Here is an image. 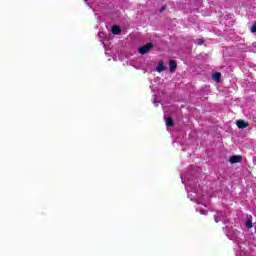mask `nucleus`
Wrapping results in <instances>:
<instances>
[{
    "mask_svg": "<svg viewBox=\"0 0 256 256\" xmlns=\"http://www.w3.org/2000/svg\"><path fill=\"white\" fill-rule=\"evenodd\" d=\"M169 69H170V73H175V71L177 70V61L170 60L169 61Z\"/></svg>",
    "mask_w": 256,
    "mask_h": 256,
    "instance_id": "nucleus-5",
    "label": "nucleus"
},
{
    "mask_svg": "<svg viewBox=\"0 0 256 256\" xmlns=\"http://www.w3.org/2000/svg\"><path fill=\"white\" fill-rule=\"evenodd\" d=\"M153 47V43H147L144 46H141L138 49V53H140V55H147V53H149V51H151V48Z\"/></svg>",
    "mask_w": 256,
    "mask_h": 256,
    "instance_id": "nucleus-1",
    "label": "nucleus"
},
{
    "mask_svg": "<svg viewBox=\"0 0 256 256\" xmlns=\"http://www.w3.org/2000/svg\"><path fill=\"white\" fill-rule=\"evenodd\" d=\"M250 31L251 33H256V22H254V24L251 26Z\"/></svg>",
    "mask_w": 256,
    "mask_h": 256,
    "instance_id": "nucleus-11",
    "label": "nucleus"
},
{
    "mask_svg": "<svg viewBox=\"0 0 256 256\" xmlns=\"http://www.w3.org/2000/svg\"><path fill=\"white\" fill-rule=\"evenodd\" d=\"M213 79H214V81H216L217 83H219V81H221V73L215 72V73L213 74Z\"/></svg>",
    "mask_w": 256,
    "mask_h": 256,
    "instance_id": "nucleus-8",
    "label": "nucleus"
},
{
    "mask_svg": "<svg viewBox=\"0 0 256 256\" xmlns=\"http://www.w3.org/2000/svg\"><path fill=\"white\" fill-rule=\"evenodd\" d=\"M156 71L158 73H161L163 71H167V66H165V64L163 63V60L159 61L158 66L156 67Z\"/></svg>",
    "mask_w": 256,
    "mask_h": 256,
    "instance_id": "nucleus-3",
    "label": "nucleus"
},
{
    "mask_svg": "<svg viewBox=\"0 0 256 256\" xmlns=\"http://www.w3.org/2000/svg\"><path fill=\"white\" fill-rule=\"evenodd\" d=\"M221 221V218L220 217H216L215 218V223H219Z\"/></svg>",
    "mask_w": 256,
    "mask_h": 256,
    "instance_id": "nucleus-13",
    "label": "nucleus"
},
{
    "mask_svg": "<svg viewBox=\"0 0 256 256\" xmlns=\"http://www.w3.org/2000/svg\"><path fill=\"white\" fill-rule=\"evenodd\" d=\"M112 33H113V35H121V27L112 26Z\"/></svg>",
    "mask_w": 256,
    "mask_h": 256,
    "instance_id": "nucleus-7",
    "label": "nucleus"
},
{
    "mask_svg": "<svg viewBox=\"0 0 256 256\" xmlns=\"http://www.w3.org/2000/svg\"><path fill=\"white\" fill-rule=\"evenodd\" d=\"M245 227L248 229H253V216H250L246 222H245Z\"/></svg>",
    "mask_w": 256,
    "mask_h": 256,
    "instance_id": "nucleus-6",
    "label": "nucleus"
},
{
    "mask_svg": "<svg viewBox=\"0 0 256 256\" xmlns=\"http://www.w3.org/2000/svg\"><path fill=\"white\" fill-rule=\"evenodd\" d=\"M88 0H84L85 3H87Z\"/></svg>",
    "mask_w": 256,
    "mask_h": 256,
    "instance_id": "nucleus-15",
    "label": "nucleus"
},
{
    "mask_svg": "<svg viewBox=\"0 0 256 256\" xmlns=\"http://www.w3.org/2000/svg\"><path fill=\"white\" fill-rule=\"evenodd\" d=\"M236 125L238 129H246V127H249V123L245 122V120H237Z\"/></svg>",
    "mask_w": 256,
    "mask_h": 256,
    "instance_id": "nucleus-4",
    "label": "nucleus"
},
{
    "mask_svg": "<svg viewBox=\"0 0 256 256\" xmlns=\"http://www.w3.org/2000/svg\"><path fill=\"white\" fill-rule=\"evenodd\" d=\"M255 233H256V228H255Z\"/></svg>",
    "mask_w": 256,
    "mask_h": 256,
    "instance_id": "nucleus-16",
    "label": "nucleus"
},
{
    "mask_svg": "<svg viewBox=\"0 0 256 256\" xmlns=\"http://www.w3.org/2000/svg\"><path fill=\"white\" fill-rule=\"evenodd\" d=\"M174 120L171 117L166 118V127H173Z\"/></svg>",
    "mask_w": 256,
    "mask_h": 256,
    "instance_id": "nucleus-9",
    "label": "nucleus"
},
{
    "mask_svg": "<svg viewBox=\"0 0 256 256\" xmlns=\"http://www.w3.org/2000/svg\"><path fill=\"white\" fill-rule=\"evenodd\" d=\"M163 11H165V7H162V9L160 10V13H163Z\"/></svg>",
    "mask_w": 256,
    "mask_h": 256,
    "instance_id": "nucleus-14",
    "label": "nucleus"
},
{
    "mask_svg": "<svg viewBox=\"0 0 256 256\" xmlns=\"http://www.w3.org/2000/svg\"><path fill=\"white\" fill-rule=\"evenodd\" d=\"M197 45H203L205 43V40L203 38H199L196 40Z\"/></svg>",
    "mask_w": 256,
    "mask_h": 256,
    "instance_id": "nucleus-10",
    "label": "nucleus"
},
{
    "mask_svg": "<svg viewBox=\"0 0 256 256\" xmlns=\"http://www.w3.org/2000/svg\"><path fill=\"white\" fill-rule=\"evenodd\" d=\"M241 161H243V156L241 155H234V156H231L229 159V162L232 164L241 163Z\"/></svg>",
    "mask_w": 256,
    "mask_h": 256,
    "instance_id": "nucleus-2",
    "label": "nucleus"
},
{
    "mask_svg": "<svg viewBox=\"0 0 256 256\" xmlns=\"http://www.w3.org/2000/svg\"><path fill=\"white\" fill-rule=\"evenodd\" d=\"M200 213H201V215H207V211H205V210H200Z\"/></svg>",
    "mask_w": 256,
    "mask_h": 256,
    "instance_id": "nucleus-12",
    "label": "nucleus"
}]
</instances>
